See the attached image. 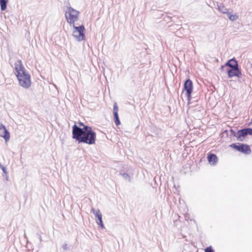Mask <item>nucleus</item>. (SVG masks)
<instances>
[{
    "label": "nucleus",
    "instance_id": "9b49d317",
    "mask_svg": "<svg viewBox=\"0 0 252 252\" xmlns=\"http://www.w3.org/2000/svg\"><path fill=\"white\" fill-rule=\"evenodd\" d=\"M208 160L210 164L214 165L218 162V158L214 154H210L208 156Z\"/></svg>",
    "mask_w": 252,
    "mask_h": 252
},
{
    "label": "nucleus",
    "instance_id": "aec40b11",
    "mask_svg": "<svg viewBox=\"0 0 252 252\" xmlns=\"http://www.w3.org/2000/svg\"><path fill=\"white\" fill-rule=\"evenodd\" d=\"M1 169H2V171H3V172L4 173H7V172H6V169H5V167H4L2 166V167H1Z\"/></svg>",
    "mask_w": 252,
    "mask_h": 252
},
{
    "label": "nucleus",
    "instance_id": "dca6fc26",
    "mask_svg": "<svg viewBox=\"0 0 252 252\" xmlns=\"http://www.w3.org/2000/svg\"><path fill=\"white\" fill-rule=\"evenodd\" d=\"M115 122L117 126L120 124V121L119 119L118 114H114Z\"/></svg>",
    "mask_w": 252,
    "mask_h": 252
},
{
    "label": "nucleus",
    "instance_id": "7ed1b4c3",
    "mask_svg": "<svg viewBox=\"0 0 252 252\" xmlns=\"http://www.w3.org/2000/svg\"><path fill=\"white\" fill-rule=\"evenodd\" d=\"M79 14V12L78 11L70 6L66 7L65 11V17L67 22L69 24L70 26L75 25V22L78 21Z\"/></svg>",
    "mask_w": 252,
    "mask_h": 252
},
{
    "label": "nucleus",
    "instance_id": "0eeeda50",
    "mask_svg": "<svg viewBox=\"0 0 252 252\" xmlns=\"http://www.w3.org/2000/svg\"><path fill=\"white\" fill-rule=\"evenodd\" d=\"M0 136L4 138L6 143L10 139V133L1 123H0Z\"/></svg>",
    "mask_w": 252,
    "mask_h": 252
},
{
    "label": "nucleus",
    "instance_id": "6ab92c4d",
    "mask_svg": "<svg viewBox=\"0 0 252 252\" xmlns=\"http://www.w3.org/2000/svg\"><path fill=\"white\" fill-rule=\"evenodd\" d=\"M205 252H214V251L212 250L211 247H209L205 249Z\"/></svg>",
    "mask_w": 252,
    "mask_h": 252
},
{
    "label": "nucleus",
    "instance_id": "f8f14e48",
    "mask_svg": "<svg viewBox=\"0 0 252 252\" xmlns=\"http://www.w3.org/2000/svg\"><path fill=\"white\" fill-rule=\"evenodd\" d=\"M225 64L226 66L230 67L231 68L238 67V63H237V61L234 59L229 60Z\"/></svg>",
    "mask_w": 252,
    "mask_h": 252
},
{
    "label": "nucleus",
    "instance_id": "ddd939ff",
    "mask_svg": "<svg viewBox=\"0 0 252 252\" xmlns=\"http://www.w3.org/2000/svg\"><path fill=\"white\" fill-rule=\"evenodd\" d=\"M227 17L231 21H235L238 19L239 16L237 13H231L229 12L227 13Z\"/></svg>",
    "mask_w": 252,
    "mask_h": 252
},
{
    "label": "nucleus",
    "instance_id": "1a4fd4ad",
    "mask_svg": "<svg viewBox=\"0 0 252 252\" xmlns=\"http://www.w3.org/2000/svg\"><path fill=\"white\" fill-rule=\"evenodd\" d=\"M228 75L229 77H232L233 76L239 77L241 73L238 69V67L232 68L227 71Z\"/></svg>",
    "mask_w": 252,
    "mask_h": 252
},
{
    "label": "nucleus",
    "instance_id": "2eb2a0df",
    "mask_svg": "<svg viewBox=\"0 0 252 252\" xmlns=\"http://www.w3.org/2000/svg\"><path fill=\"white\" fill-rule=\"evenodd\" d=\"M8 0H0V9L2 11L6 9Z\"/></svg>",
    "mask_w": 252,
    "mask_h": 252
},
{
    "label": "nucleus",
    "instance_id": "39448f33",
    "mask_svg": "<svg viewBox=\"0 0 252 252\" xmlns=\"http://www.w3.org/2000/svg\"><path fill=\"white\" fill-rule=\"evenodd\" d=\"M193 90V84L190 79L187 80L184 83V91L186 92L185 95L188 98L189 101L191 99V94Z\"/></svg>",
    "mask_w": 252,
    "mask_h": 252
},
{
    "label": "nucleus",
    "instance_id": "423d86ee",
    "mask_svg": "<svg viewBox=\"0 0 252 252\" xmlns=\"http://www.w3.org/2000/svg\"><path fill=\"white\" fill-rule=\"evenodd\" d=\"M91 212L93 213L95 217L96 223L102 228H104V226L102 220V216L100 210L99 209H95L92 208L91 209Z\"/></svg>",
    "mask_w": 252,
    "mask_h": 252
},
{
    "label": "nucleus",
    "instance_id": "4468645a",
    "mask_svg": "<svg viewBox=\"0 0 252 252\" xmlns=\"http://www.w3.org/2000/svg\"><path fill=\"white\" fill-rule=\"evenodd\" d=\"M218 7L219 11L222 13L227 15V13H229L228 9L225 6L223 5H218Z\"/></svg>",
    "mask_w": 252,
    "mask_h": 252
},
{
    "label": "nucleus",
    "instance_id": "f257e3e1",
    "mask_svg": "<svg viewBox=\"0 0 252 252\" xmlns=\"http://www.w3.org/2000/svg\"><path fill=\"white\" fill-rule=\"evenodd\" d=\"M72 137L78 140L79 143L93 145L95 143L96 133L91 127L85 126L81 128L74 125L72 127Z\"/></svg>",
    "mask_w": 252,
    "mask_h": 252
},
{
    "label": "nucleus",
    "instance_id": "f03ea898",
    "mask_svg": "<svg viewBox=\"0 0 252 252\" xmlns=\"http://www.w3.org/2000/svg\"><path fill=\"white\" fill-rule=\"evenodd\" d=\"M14 73L19 85L24 89L29 88L32 84L31 75L24 66L22 61H17L14 64Z\"/></svg>",
    "mask_w": 252,
    "mask_h": 252
},
{
    "label": "nucleus",
    "instance_id": "412c9836",
    "mask_svg": "<svg viewBox=\"0 0 252 252\" xmlns=\"http://www.w3.org/2000/svg\"><path fill=\"white\" fill-rule=\"evenodd\" d=\"M123 176L125 178H128V175L127 174H124Z\"/></svg>",
    "mask_w": 252,
    "mask_h": 252
},
{
    "label": "nucleus",
    "instance_id": "9d476101",
    "mask_svg": "<svg viewBox=\"0 0 252 252\" xmlns=\"http://www.w3.org/2000/svg\"><path fill=\"white\" fill-rule=\"evenodd\" d=\"M246 133L244 129L239 130L235 135L236 137L240 141H243L246 136Z\"/></svg>",
    "mask_w": 252,
    "mask_h": 252
},
{
    "label": "nucleus",
    "instance_id": "5701e85b",
    "mask_svg": "<svg viewBox=\"0 0 252 252\" xmlns=\"http://www.w3.org/2000/svg\"><path fill=\"white\" fill-rule=\"evenodd\" d=\"M251 124H252V119H251Z\"/></svg>",
    "mask_w": 252,
    "mask_h": 252
},
{
    "label": "nucleus",
    "instance_id": "20e7f679",
    "mask_svg": "<svg viewBox=\"0 0 252 252\" xmlns=\"http://www.w3.org/2000/svg\"><path fill=\"white\" fill-rule=\"evenodd\" d=\"M72 29V35L77 41H82L85 39V29L83 25L77 26L75 25L71 26Z\"/></svg>",
    "mask_w": 252,
    "mask_h": 252
},
{
    "label": "nucleus",
    "instance_id": "f3484780",
    "mask_svg": "<svg viewBox=\"0 0 252 252\" xmlns=\"http://www.w3.org/2000/svg\"><path fill=\"white\" fill-rule=\"evenodd\" d=\"M113 111H114V114H118V107L117 106V104L116 103H114V108H113Z\"/></svg>",
    "mask_w": 252,
    "mask_h": 252
},
{
    "label": "nucleus",
    "instance_id": "6e6552de",
    "mask_svg": "<svg viewBox=\"0 0 252 252\" xmlns=\"http://www.w3.org/2000/svg\"><path fill=\"white\" fill-rule=\"evenodd\" d=\"M231 147L235 148L239 151L242 152L247 154H249L251 152V150L249 147L247 145L243 144L241 146H237L235 144L231 145Z\"/></svg>",
    "mask_w": 252,
    "mask_h": 252
},
{
    "label": "nucleus",
    "instance_id": "a211bd4d",
    "mask_svg": "<svg viewBox=\"0 0 252 252\" xmlns=\"http://www.w3.org/2000/svg\"><path fill=\"white\" fill-rule=\"evenodd\" d=\"M244 129L246 131V135H247L248 134H249L250 135L252 134V128H245Z\"/></svg>",
    "mask_w": 252,
    "mask_h": 252
},
{
    "label": "nucleus",
    "instance_id": "4be33fe9",
    "mask_svg": "<svg viewBox=\"0 0 252 252\" xmlns=\"http://www.w3.org/2000/svg\"><path fill=\"white\" fill-rule=\"evenodd\" d=\"M79 124H80V126H82V125L83 126V124H82V123H79Z\"/></svg>",
    "mask_w": 252,
    "mask_h": 252
}]
</instances>
